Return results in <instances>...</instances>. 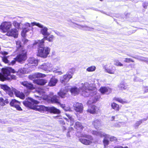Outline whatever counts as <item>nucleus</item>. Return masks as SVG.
<instances>
[{
    "label": "nucleus",
    "instance_id": "f257e3e1",
    "mask_svg": "<svg viewBox=\"0 0 148 148\" xmlns=\"http://www.w3.org/2000/svg\"><path fill=\"white\" fill-rule=\"evenodd\" d=\"M80 88L82 90H85L83 93V96L87 97L90 95L91 97L90 100L88 101V104H91L96 102L100 97L99 94L97 93V89L93 84H89L88 83L85 82L84 84H81Z\"/></svg>",
    "mask_w": 148,
    "mask_h": 148
},
{
    "label": "nucleus",
    "instance_id": "f03ea898",
    "mask_svg": "<svg viewBox=\"0 0 148 148\" xmlns=\"http://www.w3.org/2000/svg\"><path fill=\"white\" fill-rule=\"evenodd\" d=\"M33 45H37L38 47L37 54L38 56L43 58L47 57L50 53V49L48 47H44V42L43 40L35 41Z\"/></svg>",
    "mask_w": 148,
    "mask_h": 148
},
{
    "label": "nucleus",
    "instance_id": "7ed1b4c3",
    "mask_svg": "<svg viewBox=\"0 0 148 148\" xmlns=\"http://www.w3.org/2000/svg\"><path fill=\"white\" fill-rule=\"evenodd\" d=\"M39 102L31 98H28L27 101L23 102V105L25 106L33 109L36 111H38L41 112H43L45 111L48 110V108L44 106L40 105L39 106L35 105V104L38 103Z\"/></svg>",
    "mask_w": 148,
    "mask_h": 148
},
{
    "label": "nucleus",
    "instance_id": "20e7f679",
    "mask_svg": "<svg viewBox=\"0 0 148 148\" xmlns=\"http://www.w3.org/2000/svg\"><path fill=\"white\" fill-rule=\"evenodd\" d=\"M2 73H0V80L4 81L6 80H10L16 79V76L14 75H10V73H15L16 71L11 67H7L2 69Z\"/></svg>",
    "mask_w": 148,
    "mask_h": 148
},
{
    "label": "nucleus",
    "instance_id": "39448f33",
    "mask_svg": "<svg viewBox=\"0 0 148 148\" xmlns=\"http://www.w3.org/2000/svg\"><path fill=\"white\" fill-rule=\"evenodd\" d=\"M92 134L97 136H99L101 137L103 136L104 137L103 142L104 145L105 147L106 146L108 145L109 144V141L107 139L110 137V135L106 134L105 133L101 132H97L95 131H92Z\"/></svg>",
    "mask_w": 148,
    "mask_h": 148
},
{
    "label": "nucleus",
    "instance_id": "423d86ee",
    "mask_svg": "<svg viewBox=\"0 0 148 148\" xmlns=\"http://www.w3.org/2000/svg\"><path fill=\"white\" fill-rule=\"evenodd\" d=\"M89 107L87 110V112L93 114H96L99 115L101 113V110L97 106L93 105H91V104H88Z\"/></svg>",
    "mask_w": 148,
    "mask_h": 148
},
{
    "label": "nucleus",
    "instance_id": "0eeeda50",
    "mask_svg": "<svg viewBox=\"0 0 148 148\" xmlns=\"http://www.w3.org/2000/svg\"><path fill=\"white\" fill-rule=\"evenodd\" d=\"M80 136L81 137L86 138L90 139L89 140L82 138H79V141L82 143L86 145H88L92 143L91 140H93V138L92 136L86 134H82Z\"/></svg>",
    "mask_w": 148,
    "mask_h": 148
},
{
    "label": "nucleus",
    "instance_id": "6e6552de",
    "mask_svg": "<svg viewBox=\"0 0 148 148\" xmlns=\"http://www.w3.org/2000/svg\"><path fill=\"white\" fill-rule=\"evenodd\" d=\"M12 24L10 22H4L2 23L0 29L3 32H7L12 27Z\"/></svg>",
    "mask_w": 148,
    "mask_h": 148
},
{
    "label": "nucleus",
    "instance_id": "1a4fd4ad",
    "mask_svg": "<svg viewBox=\"0 0 148 148\" xmlns=\"http://www.w3.org/2000/svg\"><path fill=\"white\" fill-rule=\"evenodd\" d=\"M32 26L36 25L39 27L41 28L42 29L41 30V33L45 36H46L49 35V34L47 32L48 28L46 27H44L41 24L36 22H32Z\"/></svg>",
    "mask_w": 148,
    "mask_h": 148
},
{
    "label": "nucleus",
    "instance_id": "9d476101",
    "mask_svg": "<svg viewBox=\"0 0 148 148\" xmlns=\"http://www.w3.org/2000/svg\"><path fill=\"white\" fill-rule=\"evenodd\" d=\"M83 83H82L79 85V88H77L76 86H74L72 87L71 88H70V91L72 95H78L80 92H82V95H83V93L84 92L85 90H82V89H81L80 87L81 85L82 84H84Z\"/></svg>",
    "mask_w": 148,
    "mask_h": 148
},
{
    "label": "nucleus",
    "instance_id": "9b49d317",
    "mask_svg": "<svg viewBox=\"0 0 148 148\" xmlns=\"http://www.w3.org/2000/svg\"><path fill=\"white\" fill-rule=\"evenodd\" d=\"M52 65L50 63H44L39 66V68L45 71H51L53 69Z\"/></svg>",
    "mask_w": 148,
    "mask_h": 148
},
{
    "label": "nucleus",
    "instance_id": "f8f14e48",
    "mask_svg": "<svg viewBox=\"0 0 148 148\" xmlns=\"http://www.w3.org/2000/svg\"><path fill=\"white\" fill-rule=\"evenodd\" d=\"M26 51L25 50H23L21 53H20L16 56V58H14V60H15L19 62H21L25 60L26 59Z\"/></svg>",
    "mask_w": 148,
    "mask_h": 148
},
{
    "label": "nucleus",
    "instance_id": "ddd939ff",
    "mask_svg": "<svg viewBox=\"0 0 148 148\" xmlns=\"http://www.w3.org/2000/svg\"><path fill=\"white\" fill-rule=\"evenodd\" d=\"M106 71L110 74H114L116 70V67L111 63H110L105 66Z\"/></svg>",
    "mask_w": 148,
    "mask_h": 148
},
{
    "label": "nucleus",
    "instance_id": "4468645a",
    "mask_svg": "<svg viewBox=\"0 0 148 148\" xmlns=\"http://www.w3.org/2000/svg\"><path fill=\"white\" fill-rule=\"evenodd\" d=\"M72 77V75L71 74H66L61 77L60 82L62 83L65 84L67 83Z\"/></svg>",
    "mask_w": 148,
    "mask_h": 148
},
{
    "label": "nucleus",
    "instance_id": "2eb2a0df",
    "mask_svg": "<svg viewBox=\"0 0 148 148\" xmlns=\"http://www.w3.org/2000/svg\"><path fill=\"white\" fill-rule=\"evenodd\" d=\"M18 31L15 28L11 29L6 34L8 36H13L15 38L18 37Z\"/></svg>",
    "mask_w": 148,
    "mask_h": 148
},
{
    "label": "nucleus",
    "instance_id": "dca6fc26",
    "mask_svg": "<svg viewBox=\"0 0 148 148\" xmlns=\"http://www.w3.org/2000/svg\"><path fill=\"white\" fill-rule=\"evenodd\" d=\"M20 104V102L19 101L15 99H12L10 103L11 106L15 107L17 110L22 111V109L19 106Z\"/></svg>",
    "mask_w": 148,
    "mask_h": 148
},
{
    "label": "nucleus",
    "instance_id": "f3484780",
    "mask_svg": "<svg viewBox=\"0 0 148 148\" xmlns=\"http://www.w3.org/2000/svg\"><path fill=\"white\" fill-rule=\"evenodd\" d=\"M69 86H66L65 88L61 89L58 95L62 98H64L67 95V92L70 88H69Z\"/></svg>",
    "mask_w": 148,
    "mask_h": 148
},
{
    "label": "nucleus",
    "instance_id": "a211bd4d",
    "mask_svg": "<svg viewBox=\"0 0 148 148\" xmlns=\"http://www.w3.org/2000/svg\"><path fill=\"white\" fill-rule=\"evenodd\" d=\"M36 92L39 94V95H35V97H37L39 98H42L44 100H46L48 98V96L46 95L45 92L42 89L36 91Z\"/></svg>",
    "mask_w": 148,
    "mask_h": 148
},
{
    "label": "nucleus",
    "instance_id": "6ab92c4d",
    "mask_svg": "<svg viewBox=\"0 0 148 148\" xmlns=\"http://www.w3.org/2000/svg\"><path fill=\"white\" fill-rule=\"evenodd\" d=\"M74 110L77 112L81 113L83 110V107L82 103H77L73 105Z\"/></svg>",
    "mask_w": 148,
    "mask_h": 148
},
{
    "label": "nucleus",
    "instance_id": "aec40b11",
    "mask_svg": "<svg viewBox=\"0 0 148 148\" xmlns=\"http://www.w3.org/2000/svg\"><path fill=\"white\" fill-rule=\"evenodd\" d=\"M0 87L1 89L5 91L10 97L13 96V93L12 92V90H11L10 88L7 85L1 84L0 85Z\"/></svg>",
    "mask_w": 148,
    "mask_h": 148
},
{
    "label": "nucleus",
    "instance_id": "412c9836",
    "mask_svg": "<svg viewBox=\"0 0 148 148\" xmlns=\"http://www.w3.org/2000/svg\"><path fill=\"white\" fill-rule=\"evenodd\" d=\"M20 83L22 85L26 87L29 90H33L35 88V87L32 84L27 81L20 82Z\"/></svg>",
    "mask_w": 148,
    "mask_h": 148
},
{
    "label": "nucleus",
    "instance_id": "4be33fe9",
    "mask_svg": "<svg viewBox=\"0 0 148 148\" xmlns=\"http://www.w3.org/2000/svg\"><path fill=\"white\" fill-rule=\"evenodd\" d=\"M12 92L13 93H14L16 97L23 99H25V95L23 92L18 91L14 88L12 89Z\"/></svg>",
    "mask_w": 148,
    "mask_h": 148
},
{
    "label": "nucleus",
    "instance_id": "5701e85b",
    "mask_svg": "<svg viewBox=\"0 0 148 148\" xmlns=\"http://www.w3.org/2000/svg\"><path fill=\"white\" fill-rule=\"evenodd\" d=\"M9 56H3L2 57V60L3 61L5 64H7L8 65H13L16 63L15 60H13L11 62H10L8 60V58Z\"/></svg>",
    "mask_w": 148,
    "mask_h": 148
},
{
    "label": "nucleus",
    "instance_id": "b1692460",
    "mask_svg": "<svg viewBox=\"0 0 148 148\" xmlns=\"http://www.w3.org/2000/svg\"><path fill=\"white\" fill-rule=\"evenodd\" d=\"M99 90L101 93L103 94H108L112 91L111 89L108 87H101Z\"/></svg>",
    "mask_w": 148,
    "mask_h": 148
},
{
    "label": "nucleus",
    "instance_id": "393cba45",
    "mask_svg": "<svg viewBox=\"0 0 148 148\" xmlns=\"http://www.w3.org/2000/svg\"><path fill=\"white\" fill-rule=\"evenodd\" d=\"M26 67L25 68L19 69L17 72V75L20 76L22 74L28 73L29 71V70L27 68V67Z\"/></svg>",
    "mask_w": 148,
    "mask_h": 148
},
{
    "label": "nucleus",
    "instance_id": "a878e982",
    "mask_svg": "<svg viewBox=\"0 0 148 148\" xmlns=\"http://www.w3.org/2000/svg\"><path fill=\"white\" fill-rule=\"evenodd\" d=\"M92 124L96 129H97L101 126V121L99 119H95L93 121Z\"/></svg>",
    "mask_w": 148,
    "mask_h": 148
},
{
    "label": "nucleus",
    "instance_id": "bb28decb",
    "mask_svg": "<svg viewBox=\"0 0 148 148\" xmlns=\"http://www.w3.org/2000/svg\"><path fill=\"white\" fill-rule=\"evenodd\" d=\"M28 64L25 65V66L27 67V66H29L30 64H34L33 65H35L38 64V61L36 60L34 58H29L28 60Z\"/></svg>",
    "mask_w": 148,
    "mask_h": 148
},
{
    "label": "nucleus",
    "instance_id": "cd10ccee",
    "mask_svg": "<svg viewBox=\"0 0 148 148\" xmlns=\"http://www.w3.org/2000/svg\"><path fill=\"white\" fill-rule=\"evenodd\" d=\"M35 82L37 84L40 85H43L47 83V80L46 79H41L36 80Z\"/></svg>",
    "mask_w": 148,
    "mask_h": 148
},
{
    "label": "nucleus",
    "instance_id": "c85d7f7f",
    "mask_svg": "<svg viewBox=\"0 0 148 148\" xmlns=\"http://www.w3.org/2000/svg\"><path fill=\"white\" fill-rule=\"evenodd\" d=\"M60 98L56 96L55 95L51 99V102L52 103H56L57 104H59L60 105V103H61L60 102Z\"/></svg>",
    "mask_w": 148,
    "mask_h": 148
},
{
    "label": "nucleus",
    "instance_id": "c756f323",
    "mask_svg": "<svg viewBox=\"0 0 148 148\" xmlns=\"http://www.w3.org/2000/svg\"><path fill=\"white\" fill-rule=\"evenodd\" d=\"M75 127L78 132H80L82 130L83 127L81 123L79 122H77L75 123Z\"/></svg>",
    "mask_w": 148,
    "mask_h": 148
},
{
    "label": "nucleus",
    "instance_id": "7c9ffc66",
    "mask_svg": "<svg viewBox=\"0 0 148 148\" xmlns=\"http://www.w3.org/2000/svg\"><path fill=\"white\" fill-rule=\"evenodd\" d=\"M48 110L51 112L54 113L59 114L60 113V111L54 107L48 108Z\"/></svg>",
    "mask_w": 148,
    "mask_h": 148
},
{
    "label": "nucleus",
    "instance_id": "2f4dec72",
    "mask_svg": "<svg viewBox=\"0 0 148 148\" xmlns=\"http://www.w3.org/2000/svg\"><path fill=\"white\" fill-rule=\"evenodd\" d=\"M46 36L45 37L43 38L41 40H43V41L44 42L45 40H47L50 42H53V40L54 38V37L53 35H49Z\"/></svg>",
    "mask_w": 148,
    "mask_h": 148
},
{
    "label": "nucleus",
    "instance_id": "473e14b6",
    "mask_svg": "<svg viewBox=\"0 0 148 148\" xmlns=\"http://www.w3.org/2000/svg\"><path fill=\"white\" fill-rule=\"evenodd\" d=\"M58 80L55 78H51L50 82L48 84L49 86H54L56 85V84Z\"/></svg>",
    "mask_w": 148,
    "mask_h": 148
},
{
    "label": "nucleus",
    "instance_id": "72a5a7b5",
    "mask_svg": "<svg viewBox=\"0 0 148 148\" xmlns=\"http://www.w3.org/2000/svg\"><path fill=\"white\" fill-rule=\"evenodd\" d=\"M66 116L68 117V119L67 118L64 117V119H66L67 121H68L69 120L70 121V122H71V125H72L73 124V123L74 122V121L72 117L69 114H68L67 113L66 114Z\"/></svg>",
    "mask_w": 148,
    "mask_h": 148
},
{
    "label": "nucleus",
    "instance_id": "f704fd0d",
    "mask_svg": "<svg viewBox=\"0 0 148 148\" xmlns=\"http://www.w3.org/2000/svg\"><path fill=\"white\" fill-rule=\"evenodd\" d=\"M78 27L82 29H83L84 30H92L93 29L92 28L89 27L87 26H83L81 25H78Z\"/></svg>",
    "mask_w": 148,
    "mask_h": 148
},
{
    "label": "nucleus",
    "instance_id": "c9c22d12",
    "mask_svg": "<svg viewBox=\"0 0 148 148\" xmlns=\"http://www.w3.org/2000/svg\"><path fill=\"white\" fill-rule=\"evenodd\" d=\"M111 106L112 108L116 110L119 111V105L115 103H112Z\"/></svg>",
    "mask_w": 148,
    "mask_h": 148
},
{
    "label": "nucleus",
    "instance_id": "e433bc0d",
    "mask_svg": "<svg viewBox=\"0 0 148 148\" xmlns=\"http://www.w3.org/2000/svg\"><path fill=\"white\" fill-rule=\"evenodd\" d=\"M60 106L65 111H71L72 110L70 107H66L65 106L64 104L60 103Z\"/></svg>",
    "mask_w": 148,
    "mask_h": 148
},
{
    "label": "nucleus",
    "instance_id": "4c0bfd02",
    "mask_svg": "<svg viewBox=\"0 0 148 148\" xmlns=\"http://www.w3.org/2000/svg\"><path fill=\"white\" fill-rule=\"evenodd\" d=\"M29 28H24L21 32V35L22 37H25L26 36V33L29 30Z\"/></svg>",
    "mask_w": 148,
    "mask_h": 148
},
{
    "label": "nucleus",
    "instance_id": "58836bf2",
    "mask_svg": "<svg viewBox=\"0 0 148 148\" xmlns=\"http://www.w3.org/2000/svg\"><path fill=\"white\" fill-rule=\"evenodd\" d=\"M96 69V67L94 66H92L88 67L86 69L88 72H93L95 71Z\"/></svg>",
    "mask_w": 148,
    "mask_h": 148
},
{
    "label": "nucleus",
    "instance_id": "ea45409f",
    "mask_svg": "<svg viewBox=\"0 0 148 148\" xmlns=\"http://www.w3.org/2000/svg\"><path fill=\"white\" fill-rule=\"evenodd\" d=\"M119 87L121 90H124L127 88V86L123 83H120L118 86Z\"/></svg>",
    "mask_w": 148,
    "mask_h": 148
},
{
    "label": "nucleus",
    "instance_id": "a19ab883",
    "mask_svg": "<svg viewBox=\"0 0 148 148\" xmlns=\"http://www.w3.org/2000/svg\"><path fill=\"white\" fill-rule=\"evenodd\" d=\"M36 77V78L41 77H44L46 76V75L44 74L39 73H35Z\"/></svg>",
    "mask_w": 148,
    "mask_h": 148
},
{
    "label": "nucleus",
    "instance_id": "79ce46f5",
    "mask_svg": "<svg viewBox=\"0 0 148 148\" xmlns=\"http://www.w3.org/2000/svg\"><path fill=\"white\" fill-rule=\"evenodd\" d=\"M114 100L116 101L119 102L123 104L125 103H126L125 101L120 98L115 97L114 99Z\"/></svg>",
    "mask_w": 148,
    "mask_h": 148
},
{
    "label": "nucleus",
    "instance_id": "37998d69",
    "mask_svg": "<svg viewBox=\"0 0 148 148\" xmlns=\"http://www.w3.org/2000/svg\"><path fill=\"white\" fill-rule=\"evenodd\" d=\"M114 64L117 66H123V64L117 60L114 61Z\"/></svg>",
    "mask_w": 148,
    "mask_h": 148
},
{
    "label": "nucleus",
    "instance_id": "c03bdc74",
    "mask_svg": "<svg viewBox=\"0 0 148 148\" xmlns=\"http://www.w3.org/2000/svg\"><path fill=\"white\" fill-rule=\"evenodd\" d=\"M13 25L17 29H19L20 28V23H18L16 21H14L13 23Z\"/></svg>",
    "mask_w": 148,
    "mask_h": 148
},
{
    "label": "nucleus",
    "instance_id": "a18cd8bd",
    "mask_svg": "<svg viewBox=\"0 0 148 148\" xmlns=\"http://www.w3.org/2000/svg\"><path fill=\"white\" fill-rule=\"evenodd\" d=\"M138 59L141 61L146 62L148 64V58L143 57H140L138 58Z\"/></svg>",
    "mask_w": 148,
    "mask_h": 148
},
{
    "label": "nucleus",
    "instance_id": "49530a36",
    "mask_svg": "<svg viewBox=\"0 0 148 148\" xmlns=\"http://www.w3.org/2000/svg\"><path fill=\"white\" fill-rule=\"evenodd\" d=\"M124 123L123 122H118L115 124L114 126L116 127H119L123 125Z\"/></svg>",
    "mask_w": 148,
    "mask_h": 148
},
{
    "label": "nucleus",
    "instance_id": "de8ad7c7",
    "mask_svg": "<svg viewBox=\"0 0 148 148\" xmlns=\"http://www.w3.org/2000/svg\"><path fill=\"white\" fill-rule=\"evenodd\" d=\"M28 77L31 80H34L36 78L35 73L29 75Z\"/></svg>",
    "mask_w": 148,
    "mask_h": 148
},
{
    "label": "nucleus",
    "instance_id": "09e8293b",
    "mask_svg": "<svg viewBox=\"0 0 148 148\" xmlns=\"http://www.w3.org/2000/svg\"><path fill=\"white\" fill-rule=\"evenodd\" d=\"M124 61L125 62L127 63H129L130 62H134V61L132 59L128 58H125Z\"/></svg>",
    "mask_w": 148,
    "mask_h": 148
},
{
    "label": "nucleus",
    "instance_id": "8fccbe9b",
    "mask_svg": "<svg viewBox=\"0 0 148 148\" xmlns=\"http://www.w3.org/2000/svg\"><path fill=\"white\" fill-rule=\"evenodd\" d=\"M110 140L111 142H115L117 141V138L114 136H111L110 138Z\"/></svg>",
    "mask_w": 148,
    "mask_h": 148
},
{
    "label": "nucleus",
    "instance_id": "3c124183",
    "mask_svg": "<svg viewBox=\"0 0 148 148\" xmlns=\"http://www.w3.org/2000/svg\"><path fill=\"white\" fill-rule=\"evenodd\" d=\"M5 104L4 103V99L1 98H0V106H4Z\"/></svg>",
    "mask_w": 148,
    "mask_h": 148
},
{
    "label": "nucleus",
    "instance_id": "603ef678",
    "mask_svg": "<svg viewBox=\"0 0 148 148\" xmlns=\"http://www.w3.org/2000/svg\"><path fill=\"white\" fill-rule=\"evenodd\" d=\"M32 23H31V24ZM24 25L25 26V28H28V27H29V28H30L31 27L33 26H32V24L31 25L30 23H25L24 24Z\"/></svg>",
    "mask_w": 148,
    "mask_h": 148
},
{
    "label": "nucleus",
    "instance_id": "864d4df0",
    "mask_svg": "<svg viewBox=\"0 0 148 148\" xmlns=\"http://www.w3.org/2000/svg\"><path fill=\"white\" fill-rule=\"evenodd\" d=\"M21 42L20 41H18L16 42V47L18 49H20L21 47V45L20 44Z\"/></svg>",
    "mask_w": 148,
    "mask_h": 148
},
{
    "label": "nucleus",
    "instance_id": "5fc2aeb1",
    "mask_svg": "<svg viewBox=\"0 0 148 148\" xmlns=\"http://www.w3.org/2000/svg\"><path fill=\"white\" fill-rule=\"evenodd\" d=\"M143 89L145 92H148V86H144L143 88Z\"/></svg>",
    "mask_w": 148,
    "mask_h": 148
},
{
    "label": "nucleus",
    "instance_id": "6e6d98bb",
    "mask_svg": "<svg viewBox=\"0 0 148 148\" xmlns=\"http://www.w3.org/2000/svg\"><path fill=\"white\" fill-rule=\"evenodd\" d=\"M142 123L141 121H137L134 125V126L136 127H138L139 125L140 124Z\"/></svg>",
    "mask_w": 148,
    "mask_h": 148
},
{
    "label": "nucleus",
    "instance_id": "4d7b16f0",
    "mask_svg": "<svg viewBox=\"0 0 148 148\" xmlns=\"http://www.w3.org/2000/svg\"><path fill=\"white\" fill-rule=\"evenodd\" d=\"M148 5V3L147 2H145L143 3V7L145 8H146Z\"/></svg>",
    "mask_w": 148,
    "mask_h": 148
},
{
    "label": "nucleus",
    "instance_id": "13d9d810",
    "mask_svg": "<svg viewBox=\"0 0 148 148\" xmlns=\"http://www.w3.org/2000/svg\"><path fill=\"white\" fill-rule=\"evenodd\" d=\"M0 53L3 56H6L8 54V53L5 51H1Z\"/></svg>",
    "mask_w": 148,
    "mask_h": 148
},
{
    "label": "nucleus",
    "instance_id": "bf43d9fd",
    "mask_svg": "<svg viewBox=\"0 0 148 148\" xmlns=\"http://www.w3.org/2000/svg\"><path fill=\"white\" fill-rule=\"evenodd\" d=\"M114 148H128V147L127 146L123 147L122 146L117 145L116 146H115L114 147Z\"/></svg>",
    "mask_w": 148,
    "mask_h": 148
},
{
    "label": "nucleus",
    "instance_id": "052dcab7",
    "mask_svg": "<svg viewBox=\"0 0 148 148\" xmlns=\"http://www.w3.org/2000/svg\"><path fill=\"white\" fill-rule=\"evenodd\" d=\"M28 40L25 38H24L22 40V41L24 44H26L28 41Z\"/></svg>",
    "mask_w": 148,
    "mask_h": 148
},
{
    "label": "nucleus",
    "instance_id": "680f3d73",
    "mask_svg": "<svg viewBox=\"0 0 148 148\" xmlns=\"http://www.w3.org/2000/svg\"><path fill=\"white\" fill-rule=\"evenodd\" d=\"M116 116H112L111 117V121H114V119H115V118L116 117Z\"/></svg>",
    "mask_w": 148,
    "mask_h": 148
},
{
    "label": "nucleus",
    "instance_id": "e2e57ef3",
    "mask_svg": "<svg viewBox=\"0 0 148 148\" xmlns=\"http://www.w3.org/2000/svg\"><path fill=\"white\" fill-rule=\"evenodd\" d=\"M4 102L5 104V103L7 104L8 103V100L7 99H6L5 100H4Z\"/></svg>",
    "mask_w": 148,
    "mask_h": 148
},
{
    "label": "nucleus",
    "instance_id": "0e129e2a",
    "mask_svg": "<svg viewBox=\"0 0 148 148\" xmlns=\"http://www.w3.org/2000/svg\"><path fill=\"white\" fill-rule=\"evenodd\" d=\"M55 119H61V116H57L55 117Z\"/></svg>",
    "mask_w": 148,
    "mask_h": 148
},
{
    "label": "nucleus",
    "instance_id": "69168bd1",
    "mask_svg": "<svg viewBox=\"0 0 148 148\" xmlns=\"http://www.w3.org/2000/svg\"><path fill=\"white\" fill-rule=\"evenodd\" d=\"M60 123L62 124H64L65 123L62 120H61L60 121Z\"/></svg>",
    "mask_w": 148,
    "mask_h": 148
},
{
    "label": "nucleus",
    "instance_id": "338daca9",
    "mask_svg": "<svg viewBox=\"0 0 148 148\" xmlns=\"http://www.w3.org/2000/svg\"><path fill=\"white\" fill-rule=\"evenodd\" d=\"M57 72L58 73L60 74H62V73L61 71H58Z\"/></svg>",
    "mask_w": 148,
    "mask_h": 148
},
{
    "label": "nucleus",
    "instance_id": "774afa93",
    "mask_svg": "<svg viewBox=\"0 0 148 148\" xmlns=\"http://www.w3.org/2000/svg\"><path fill=\"white\" fill-rule=\"evenodd\" d=\"M55 33L57 34L58 35H60V33L59 32H55Z\"/></svg>",
    "mask_w": 148,
    "mask_h": 148
}]
</instances>
